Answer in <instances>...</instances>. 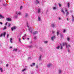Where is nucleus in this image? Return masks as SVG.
I'll use <instances>...</instances> for the list:
<instances>
[{
  "label": "nucleus",
  "instance_id": "obj_1",
  "mask_svg": "<svg viewBox=\"0 0 74 74\" xmlns=\"http://www.w3.org/2000/svg\"><path fill=\"white\" fill-rule=\"evenodd\" d=\"M66 43V45H67V47H68V49L70 48H71V46H70V45H67V42H65L64 43H63V46H64V45H66H66L65 44Z\"/></svg>",
  "mask_w": 74,
  "mask_h": 74
},
{
  "label": "nucleus",
  "instance_id": "obj_2",
  "mask_svg": "<svg viewBox=\"0 0 74 74\" xmlns=\"http://www.w3.org/2000/svg\"><path fill=\"white\" fill-rule=\"evenodd\" d=\"M52 66H53V65H52V64L50 63L47 65V67H48L49 68V67H52Z\"/></svg>",
  "mask_w": 74,
  "mask_h": 74
},
{
  "label": "nucleus",
  "instance_id": "obj_3",
  "mask_svg": "<svg viewBox=\"0 0 74 74\" xmlns=\"http://www.w3.org/2000/svg\"><path fill=\"white\" fill-rule=\"evenodd\" d=\"M32 30L33 29H32V28L29 27V29L28 30L30 31V33H32Z\"/></svg>",
  "mask_w": 74,
  "mask_h": 74
},
{
  "label": "nucleus",
  "instance_id": "obj_4",
  "mask_svg": "<svg viewBox=\"0 0 74 74\" xmlns=\"http://www.w3.org/2000/svg\"><path fill=\"white\" fill-rule=\"evenodd\" d=\"M5 34H6L5 32H4L3 34H1L0 36V37H2L3 36H3L4 37H5Z\"/></svg>",
  "mask_w": 74,
  "mask_h": 74
},
{
  "label": "nucleus",
  "instance_id": "obj_5",
  "mask_svg": "<svg viewBox=\"0 0 74 74\" xmlns=\"http://www.w3.org/2000/svg\"><path fill=\"white\" fill-rule=\"evenodd\" d=\"M16 29V26H14L11 28L12 31H14V30H15V29Z\"/></svg>",
  "mask_w": 74,
  "mask_h": 74
},
{
  "label": "nucleus",
  "instance_id": "obj_6",
  "mask_svg": "<svg viewBox=\"0 0 74 74\" xmlns=\"http://www.w3.org/2000/svg\"><path fill=\"white\" fill-rule=\"evenodd\" d=\"M55 36H54L52 37H51V40L52 41H54V39H55Z\"/></svg>",
  "mask_w": 74,
  "mask_h": 74
},
{
  "label": "nucleus",
  "instance_id": "obj_7",
  "mask_svg": "<svg viewBox=\"0 0 74 74\" xmlns=\"http://www.w3.org/2000/svg\"><path fill=\"white\" fill-rule=\"evenodd\" d=\"M4 17L2 15L0 14V19H4Z\"/></svg>",
  "mask_w": 74,
  "mask_h": 74
},
{
  "label": "nucleus",
  "instance_id": "obj_8",
  "mask_svg": "<svg viewBox=\"0 0 74 74\" xmlns=\"http://www.w3.org/2000/svg\"><path fill=\"white\" fill-rule=\"evenodd\" d=\"M65 44H66V47L68 48V51L69 52H70V50L69 49V47H68V46H67V43H65Z\"/></svg>",
  "mask_w": 74,
  "mask_h": 74
},
{
  "label": "nucleus",
  "instance_id": "obj_9",
  "mask_svg": "<svg viewBox=\"0 0 74 74\" xmlns=\"http://www.w3.org/2000/svg\"><path fill=\"white\" fill-rule=\"evenodd\" d=\"M38 32L37 31H35L33 32V36L34 35H36V34H37Z\"/></svg>",
  "mask_w": 74,
  "mask_h": 74
},
{
  "label": "nucleus",
  "instance_id": "obj_10",
  "mask_svg": "<svg viewBox=\"0 0 74 74\" xmlns=\"http://www.w3.org/2000/svg\"><path fill=\"white\" fill-rule=\"evenodd\" d=\"M18 16L17 15H15L14 16V18H15V19H16V18H18Z\"/></svg>",
  "mask_w": 74,
  "mask_h": 74
},
{
  "label": "nucleus",
  "instance_id": "obj_11",
  "mask_svg": "<svg viewBox=\"0 0 74 74\" xmlns=\"http://www.w3.org/2000/svg\"><path fill=\"white\" fill-rule=\"evenodd\" d=\"M18 50V49L16 48H14L13 50V51H15V52H16Z\"/></svg>",
  "mask_w": 74,
  "mask_h": 74
},
{
  "label": "nucleus",
  "instance_id": "obj_12",
  "mask_svg": "<svg viewBox=\"0 0 74 74\" xmlns=\"http://www.w3.org/2000/svg\"><path fill=\"white\" fill-rule=\"evenodd\" d=\"M58 71L59 74H61V73H62V70H61V69H59L58 70Z\"/></svg>",
  "mask_w": 74,
  "mask_h": 74
},
{
  "label": "nucleus",
  "instance_id": "obj_13",
  "mask_svg": "<svg viewBox=\"0 0 74 74\" xmlns=\"http://www.w3.org/2000/svg\"><path fill=\"white\" fill-rule=\"evenodd\" d=\"M0 71H1V73H3V72L4 71L3 70V69L1 68H0Z\"/></svg>",
  "mask_w": 74,
  "mask_h": 74
},
{
  "label": "nucleus",
  "instance_id": "obj_14",
  "mask_svg": "<svg viewBox=\"0 0 74 74\" xmlns=\"http://www.w3.org/2000/svg\"><path fill=\"white\" fill-rule=\"evenodd\" d=\"M35 3L36 4H38L39 3V1L38 0H36L35 1Z\"/></svg>",
  "mask_w": 74,
  "mask_h": 74
},
{
  "label": "nucleus",
  "instance_id": "obj_15",
  "mask_svg": "<svg viewBox=\"0 0 74 74\" xmlns=\"http://www.w3.org/2000/svg\"><path fill=\"white\" fill-rule=\"evenodd\" d=\"M41 11V9L40 8L38 9V13H40Z\"/></svg>",
  "mask_w": 74,
  "mask_h": 74
},
{
  "label": "nucleus",
  "instance_id": "obj_16",
  "mask_svg": "<svg viewBox=\"0 0 74 74\" xmlns=\"http://www.w3.org/2000/svg\"><path fill=\"white\" fill-rule=\"evenodd\" d=\"M6 20H7L8 21H11V19L9 18H6Z\"/></svg>",
  "mask_w": 74,
  "mask_h": 74
},
{
  "label": "nucleus",
  "instance_id": "obj_17",
  "mask_svg": "<svg viewBox=\"0 0 74 74\" xmlns=\"http://www.w3.org/2000/svg\"><path fill=\"white\" fill-rule=\"evenodd\" d=\"M61 12H63L64 15L65 12H64V10H63V9H61Z\"/></svg>",
  "mask_w": 74,
  "mask_h": 74
},
{
  "label": "nucleus",
  "instance_id": "obj_18",
  "mask_svg": "<svg viewBox=\"0 0 74 74\" xmlns=\"http://www.w3.org/2000/svg\"><path fill=\"white\" fill-rule=\"evenodd\" d=\"M51 27H52L53 28H55V24H53L51 25Z\"/></svg>",
  "mask_w": 74,
  "mask_h": 74
},
{
  "label": "nucleus",
  "instance_id": "obj_19",
  "mask_svg": "<svg viewBox=\"0 0 74 74\" xmlns=\"http://www.w3.org/2000/svg\"><path fill=\"white\" fill-rule=\"evenodd\" d=\"M53 10H56V9H57V8L56 7H53Z\"/></svg>",
  "mask_w": 74,
  "mask_h": 74
},
{
  "label": "nucleus",
  "instance_id": "obj_20",
  "mask_svg": "<svg viewBox=\"0 0 74 74\" xmlns=\"http://www.w3.org/2000/svg\"><path fill=\"white\" fill-rule=\"evenodd\" d=\"M12 38H10V41L11 43H12Z\"/></svg>",
  "mask_w": 74,
  "mask_h": 74
},
{
  "label": "nucleus",
  "instance_id": "obj_21",
  "mask_svg": "<svg viewBox=\"0 0 74 74\" xmlns=\"http://www.w3.org/2000/svg\"><path fill=\"white\" fill-rule=\"evenodd\" d=\"M67 5L68 6V8H69V7H70V3H68Z\"/></svg>",
  "mask_w": 74,
  "mask_h": 74
},
{
  "label": "nucleus",
  "instance_id": "obj_22",
  "mask_svg": "<svg viewBox=\"0 0 74 74\" xmlns=\"http://www.w3.org/2000/svg\"><path fill=\"white\" fill-rule=\"evenodd\" d=\"M28 16V14L27 13H25V17H27Z\"/></svg>",
  "mask_w": 74,
  "mask_h": 74
},
{
  "label": "nucleus",
  "instance_id": "obj_23",
  "mask_svg": "<svg viewBox=\"0 0 74 74\" xmlns=\"http://www.w3.org/2000/svg\"><path fill=\"white\" fill-rule=\"evenodd\" d=\"M26 70V69H23V70H22V72H24V71H25Z\"/></svg>",
  "mask_w": 74,
  "mask_h": 74
},
{
  "label": "nucleus",
  "instance_id": "obj_24",
  "mask_svg": "<svg viewBox=\"0 0 74 74\" xmlns=\"http://www.w3.org/2000/svg\"><path fill=\"white\" fill-rule=\"evenodd\" d=\"M56 48L57 49H59V48H60V46H58L57 47H56Z\"/></svg>",
  "mask_w": 74,
  "mask_h": 74
},
{
  "label": "nucleus",
  "instance_id": "obj_25",
  "mask_svg": "<svg viewBox=\"0 0 74 74\" xmlns=\"http://www.w3.org/2000/svg\"><path fill=\"white\" fill-rule=\"evenodd\" d=\"M38 21H41V18H40V17H39L38 18Z\"/></svg>",
  "mask_w": 74,
  "mask_h": 74
},
{
  "label": "nucleus",
  "instance_id": "obj_26",
  "mask_svg": "<svg viewBox=\"0 0 74 74\" xmlns=\"http://www.w3.org/2000/svg\"><path fill=\"white\" fill-rule=\"evenodd\" d=\"M34 40H36L37 39V36H34Z\"/></svg>",
  "mask_w": 74,
  "mask_h": 74
},
{
  "label": "nucleus",
  "instance_id": "obj_27",
  "mask_svg": "<svg viewBox=\"0 0 74 74\" xmlns=\"http://www.w3.org/2000/svg\"><path fill=\"white\" fill-rule=\"evenodd\" d=\"M44 43H45V44H47V43H48V41H44Z\"/></svg>",
  "mask_w": 74,
  "mask_h": 74
},
{
  "label": "nucleus",
  "instance_id": "obj_28",
  "mask_svg": "<svg viewBox=\"0 0 74 74\" xmlns=\"http://www.w3.org/2000/svg\"><path fill=\"white\" fill-rule=\"evenodd\" d=\"M7 29V26H5L3 28V30H5V29Z\"/></svg>",
  "mask_w": 74,
  "mask_h": 74
},
{
  "label": "nucleus",
  "instance_id": "obj_29",
  "mask_svg": "<svg viewBox=\"0 0 74 74\" xmlns=\"http://www.w3.org/2000/svg\"><path fill=\"white\" fill-rule=\"evenodd\" d=\"M60 45L61 46V48H60V49H63V47H62V44H60Z\"/></svg>",
  "mask_w": 74,
  "mask_h": 74
},
{
  "label": "nucleus",
  "instance_id": "obj_30",
  "mask_svg": "<svg viewBox=\"0 0 74 74\" xmlns=\"http://www.w3.org/2000/svg\"><path fill=\"white\" fill-rule=\"evenodd\" d=\"M3 5L4 6H6V5H7V3H5V4H3Z\"/></svg>",
  "mask_w": 74,
  "mask_h": 74
},
{
  "label": "nucleus",
  "instance_id": "obj_31",
  "mask_svg": "<svg viewBox=\"0 0 74 74\" xmlns=\"http://www.w3.org/2000/svg\"><path fill=\"white\" fill-rule=\"evenodd\" d=\"M41 56L40 55L39 56V60H41Z\"/></svg>",
  "mask_w": 74,
  "mask_h": 74
},
{
  "label": "nucleus",
  "instance_id": "obj_32",
  "mask_svg": "<svg viewBox=\"0 0 74 74\" xmlns=\"http://www.w3.org/2000/svg\"><path fill=\"white\" fill-rule=\"evenodd\" d=\"M57 34L58 36V35H59V31H57Z\"/></svg>",
  "mask_w": 74,
  "mask_h": 74
},
{
  "label": "nucleus",
  "instance_id": "obj_33",
  "mask_svg": "<svg viewBox=\"0 0 74 74\" xmlns=\"http://www.w3.org/2000/svg\"><path fill=\"white\" fill-rule=\"evenodd\" d=\"M67 40L68 41H70V38H67Z\"/></svg>",
  "mask_w": 74,
  "mask_h": 74
},
{
  "label": "nucleus",
  "instance_id": "obj_34",
  "mask_svg": "<svg viewBox=\"0 0 74 74\" xmlns=\"http://www.w3.org/2000/svg\"><path fill=\"white\" fill-rule=\"evenodd\" d=\"M18 15H21V12H19L17 14V15H18Z\"/></svg>",
  "mask_w": 74,
  "mask_h": 74
},
{
  "label": "nucleus",
  "instance_id": "obj_35",
  "mask_svg": "<svg viewBox=\"0 0 74 74\" xmlns=\"http://www.w3.org/2000/svg\"><path fill=\"white\" fill-rule=\"evenodd\" d=\"M66 16H67V15H68L69 14V12H67L66 13Z\"/></svg>",
  "mask_w": 74,
  "mask_h": 74
},
{
  "label": "nucleus",
  "instance_id": "obj_36",
  "mask_svg": "<svg viewBox=\"0 0 74 74\" xmlns=\"http://www.w3.org/2000/svg\"><path fill=\"white\" fill-rule=\"evenodd\" d=\"M29 48H33V46L32 45L29 46Z\"/></svg>",
  "mask_w": 74,
  "mask_h": 74
},
{
  "label": "nucleus",
  "instance_id": "obj_37",
  "mask_svg": "<svg viewBox=\"0 0 74 74\" xmlns=\"http://www.w3.org/2000/svg\"><path fill=\"white\" fill-rule=\"evenodd\" d=\"M36 69L38 68V65H36Z\"/></svg>",
  "mask_w": 74,
  "mask_h": 74
},
{
  "label": "nucleus",
  "instance_id": "obj_38",
  "mask_svg": "<svg viewBox=\"0 0 74 74\" xmlns=\"http://www.w3.org/2000/svg\"><path fill=\"white\" fill-rule=\"evenodd\" d=\"M58 5H59V6L60 7H61V4H60V3H58Z\"/></svg>",
  "mask_w": 74,
  "mask_h": 74
},
{
  "label": "nucleus",
  "instance_id": "obj_39",
  "mask_svg": "<svg viewBox=\"0 0 74 74\" xmlns=\"http://www.w3.org/2000/svg\"><path fill=\"white\" fill-rule=\"evenodd\" d=\"M72 21L73 22H74V18L73 17H72Z\"/></svg>",
  "mask_w": 74,
  "mask_h": 74
},
{
  "label": "nucleus",
  "instance_id": "obj_40",
  "mask_svg": "<svg viewBox=\"0 0 74 74\" xmlns=\"http://www.w3.org/2000/svg\"><path fill=\"white\" fill-rule=\"evenodd\" d=\"M22 6H21L20 8V10H21L22 9Z\"/></svg>",
  "mask_w": 74,
  "mask_h": 74
},
{
  "label": "nucleus",
  "instance_id": "obj_41",
  "mask_svg": "<svg viewBox=\"0 0 74 74\" xmlns=\"http://www.w3.org/2000/svg\"><path fill=\"white\" fill-rule=\"evenodd\" d=\"M55 31H52V34H54L55 33Z\"/></svg>",
  "mask_w": 74,
  "mask_h": 74
},
{
  "label": "nucleus",
  "instance_id": "obj_42",
  "mask_svg": "<svg viewBox=\"0 0 74 74\" xmlns=\"http://www.w3.org/2000/svg\"><path fill=\"white\" fill-rule=\"evenodd\" d=\"M21 38H19V41L20 42H21Z\"/></svg>",
  "mask_w": 74,
  "mask_h": 74
},
{
  "label": "nucleus",
  "instance_id": "obj_43",
  "mask_svg": "<svg viewBox=\"0 0 74 74\" xmlns=\"http://www.w3.org/2000/svg\"><path fill=\"white\" fill-rule=\"evenodd\" d=\"M28 25V23H27V27H29V25Z\"/></svg>",
  "mask_w": 74,
  "mask_h": 74
},
{
  "label": "nucleus",
  "instance_id": "obj_44",
  "mask_svg": "<svg viewBox=\"0 0 74 74\" xmlns=\"http://www.w3.org/2000/svg\"><path fill=\"white\" fill-rule=\"evenodd\" d=\"M66 32V29H64L63 30V33H65Z\"/></svg>",
  "mask_w": 74,
  "mask_h": 74
},
{
  "label": "nucleus",
  "instance_id": "obj_45",
  "mask_svg": "<svg viewBox=\"0 0 74 74\" xmlns=\"http://www.w3.org/2000/svg\"><path fill=\"white\" fill-rule=\"evenodd\" d=\"M7 23H8V22H6V23H5V25H7Z\"/></svg>",
  "mask_w": 74,
  "mask_h": 74
},
{
  "label": "nucleus",
  "instance_id": "obj_46",
  "mask_svg": "<svg viewBox=\"0 0 74 74\" xmlns=\"http://www.w3.org/2000/svg\"><path fill=\"white\" fill-rule=\"evenodd\" d=\"M32 65L33 66H35V63H33Z\"/></svg>",
  "mask_w": 74,
  "mask_h": 74
},
{
  "label": "nucleus",
  "instance_id": "obj_47",
  "mask_svg": "<svg viewBox=\"0 0 74 74\" xmlns=\"http://www.w3.org/2000/svg\"><path fill=\"white\" fill-rule=\"evenodd\" d=\"M31 59V58H30V57H28L29 60H30V59Z\"/></svg>",
  "mask_w": 74,
  "mask_h": 74
},
{
  "label": "nucleus",
  "instance_id": "obj_48",
  "mask_svg": "<svg viewBox=\"0 0 74 74\" xmlns=\"http://www.w3.org/2000/svg\"><path fill=\"white\" fill-rule=\"evenodd\" d=\"M11 26V24H9L8 27H10Z\"/></svg>",
  "mask_w": 74,
  "mask_h": 74
},
{
  "label": "nucleus",
  "instance_id": "obj_49",
  "mask_svg": "<svg viewBox=\"0 0 74 74\" xmlns=\"http://www.w3.org/2000/svg\"><path fill=\"white\" fill-rule=\"evenodd\" d=\"M8 64H6V66L7 67H8Z\"/></svg>",
  "mask_w": 74,
  "mask_h": 74
},
{
  "label": "nucleus",
  "instance_id": "obj_50",
  "mask_svg": "<svg viewBox=\"0 0 74 74\" xmlns=\"http://www.w3.org/2000/svg\"><path fill=\"white\" fill-rule=\"evenodd\" d=\"M26 34H25L24 35V36H23V37H25L26 36Z\"/></svg>",
  "mask_w": 74,
  "mask_h": 74
},
{
  "label": "nucleus",
  "instance_id": "obj_51",
  "mask_svg": "<svg viewBox=\"0 0 74 74\" xmlns=\"http://www.w3.org/2000/svg\"><path fill=\"white\" fill-rule=\"evenodd\" d=\"M8 36H9V34H8L7 35V37L8 38Z\"/></svg>",
  "mask_w": 74,
  "mask_h": 74
},
{
  "label": "nucleus",
  "instance_id": "obj_52",
  "mask_svg": "<svg viewBox=\"0 0 74 74\" xmlns=\"http://www.w3.org/2000/svg\"><path fill=\"white\" fill-rule=\"evenodd\" d=\"M0 25H3V23H2V22H0Z\"/></svg>",
  "mask_w": 74,
  "mask_h": 74
},
{
  "label": "nucleus",
  "instance_id": "obj_53",
  "mask_svg": "<svg viewBox=\"0 0 74 74\" xmlns=\"http://www.w3.org/2000/svg\"><path fill=\"white\" fill-rule=\"evenodd\" d=\"M32 41H31V42H29L30 44H32Z\"/></svg>",
  "mask_w": 74,
  "mask_h": 74
},
{
  "label": "nucleus",
  "instance_id": "obj_54",
  "mask_svg": "<svg viewBox=\"0 0 74 74\" xmlns=\"http://www.w3.org/2000/svg\"><path fill=\"white\" fill-rule=\"evenodd\" d=\"M30 66H31V67H33V65L32 64H31Z\"/></svg>",
  "mask_w": 74,
  "mask_h": 74
},
{
  "label": "nucleus",
  "instance_id": "obj_55",
  "mask_svg": "<svg viewBox=\"0 0 74 74\" xmlns=\"http://www.w3.org/2000/svg\"><path fill=\"white\" fill-rule=\"evenodd\" d=\"M61 18H60V17H59V18H58V19L59 20H60V19H61Z\"/></svg>",
  "mask_w": 74,
  "mask_h": 74
},
{
  "label": "nucleus",
  "instance_id": "obj_56",
  "mask_svg": "<svg viewBox=\"0 0 74 74\" xmlns=\"http://www.w3.org/2000/svg\"><path fill=\"white\" fill-rule=\"evenodd\" d=\"M22 39H23V40H25V38H23H23H22Z\"/></svg>",
  "mask_w": 74,
  "mask_h": 74
},
{
  "label": "nucleus",
  "instance_id": "obj_57",
  "mask_svg": "<svg viewBox=\"0 0 74 74\" xmlns=\"http://www.w3.org/2000/svg\"><path fill=\"white\" fill-rule=\"evenodd\" d=\"M10 49L12 48V47H10Z\"/></svg>",
  "mask_w": 74,
  "mask_h": 74
},
{
  "label": "nucleus",
  "instance_id": "obj_58",
  "mask_svg": "<svg viewBox=\"0 0 74 74\" xmlns=\"http://www.w3.org/2000/svg\"><path fill=\"white\" fill-rule=\"evenodd\" d=\"M65 11L66 12H67V10H65Z\"/></svg>",
  "mask_w": 74,
  "mask_h": 74
},
{
  "label": "nucleus",
  "instance_id": "obj_59",
  "mask_svg": "<svg viewBox=\"0 0 74 74\" xmlns=\"http://www.w3.org/2000/svg\"><path fill=\"white\" fill-rule=\"evenodd\" d=\"M67 21H69V19H68V18H67Z\"/></svg>",
  "mask_w": 74,
  "mask_h": 74
},
{
  "label": "nucleus",
  "instance_id": "obj_60",
  "mask_svg": "<svg viewBox=\"0 0 74 74\" xmlns=\"http://www.w3.org/2000/svg\"><path fill=\"white\" fill-rule=\"evenodd\" d=\"M27 40H29V38H27Z\"/></svg>",
  "mask_w": 74,
  "mask_h": 74
},
{
  "label": "nucleus",
  "instance_id": "obj_61",
  "mask_svg": "<svg viewBox=\"0 0 74 74\" xmlns=\"http://www.w3.org/2000/svg\"><path fill=\"white\" fill-rule=\"evenodd\" d=\"M1 0H0V2H1Z\"/></svg>",
  "mask_w": 74,
  "mask_h": 74
},
{
  "label": "nucleus",
  "instance_id": "obj_62",
  "mask_svg": "<svg viewBox=\"0 0 74 74\" xmlns=\"http://www.w3.org/2000/svg\"><path fill=\"white\" fill-rule=\"evenodd\" d=\"M16 14H17V12H16Z\"/></svg>",
  "mask_w": 74,
  "mask_h": 74
},
{
  "label": "nucleus",
  "instance_id": "obj_63",
  "mask_svg": "<svg viewBox=\"0 0 74 74\" xmlns=\"http://www.w3.org/2000/svg\"><path fill=\"white\" fill-rule=\"evenodd\" d=\"M17 37H19V36H18Z\"/></svg>",
  "mask_w": 74,
  "mask_h": 74
}]
</instances>
